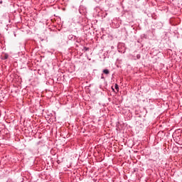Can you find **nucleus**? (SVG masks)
<instances>
[{"instance_id": "nucleus-2", "label": "nucleus", "mask_w": 182, "mask_h": 182, "mask_svg": "<svg viewBox=\"0 0 182 182\" xmlns=\"http://www.w3.org/2000/svg\"><path fill=\"white\" fill-rule=\"evenodd\" d=\"M114 87L117 92H119V85L117 84H115Z\"/></svg>"}, {"instance_id": "nucleus-5", "label": "nucleus", "mask_w": 182, "mask_h": 182, "mask_svg": "<svg viewBox=\"0 0 182 182\" xmlns=\"http://www.w3.org/2000/svg\"><path fill=\"white\" fill-rule=\"evenodd\" d=\"M8 58H9L8 54H5V55L4 57V59H8Z\"/></svg>"}, {"instance_id": "nucleus-6", "label": "nucleus", "mask_w": 182, "mask_h": 182, "mask_svg": "<svg viewBox=\"0 0 182 182\" xmlns=\"http://www.w3.org/2000/svg\"><path fill=\"white\" fill-rule=\"evenodd\" d=\"M101 79H105V77L103 76V74L101 75Z\"/></svg>"}, {"instance_id": "nucleus-3", "label": "nucleus", "mask_w": 182, "mask_h": 182, "mask_svg": "<svg viewBox=\"0 0 182 182\" xmlns=\"http://www.w3.org/2000/svg\"><path fill=\"white\" fill-rule=\"evenodd\" d=\"M83 50H85V52H87V50H89V48H87V47H84V48H83Z\"/></svg>"}, {"instance_id": "nucleus-4", "label": "nucleus", "mask_w": 182, "mask_h": 182, "mask_svg": "<svg viewBox=\"0 0 182 182\" xmlns=\"http://www.w3.org/2000/svg\"><path fill=\"white\" fill-rule=\"evenodd\" d=\"M141 58V56L140 55V54L136 55V59H140Z\"/></svg>"}, {"instance_id": "nucleus-7", "label": "nucleus", "mask_w": 182, "mask_h": 182, "mask_svg": "<svg viewBox=\"0 0 182 182\" xmlns=\"http://www.w3.org/2000/svg\"><path fill=\"white\" fill-rule=\"evenodd\" d=\"M112 89L113 92H114V88L112 87Z\"/></svg>"}, {"instance_id": "nucleus-1", "label": "nucleus", "mask_w": 182, "mask_h": 182, "mask_svg": "<svg viewBox=\"0 0 182 182\" xmlns=\"http://www.w3.org/2000/svg\"><path fill=\"white\" fill-rule=\"evenodd\" d=\"M102 73H105V75H109V73H110V71H109L108 69H105L102 70Z\"/></svg>"}]
</instances>
